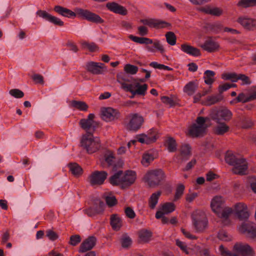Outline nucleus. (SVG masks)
Masks as SVG:
<instances>
[{"label":"nucleus","instance_id":"f257e3e1","mask_svg":"<svg viewBox=\"0 0 256 256\" xmlns=\"http://www.w3.org/2000/svg\"><path fill=\"white\" fill-rule=\"evenodd\" d=\"M117 82L121 85V88L126 92L133 94L144 96L148 89V84H140L137 80L128 76L126 72H120L116 76Z\"/></svg>","mask_w":256,"mask_h":256},{"label":"nucleus","instance_id":"f03ea898","mask_svg":"<svg viewBox=\"0 0 256 256\" xmlns=\"http://www.w3.org/2000/svg\"><path fill=\"white\" fill-rule=\"evenodd\" d=\"M54 10L58 14L66 17H76L78 14L90 22L96 24H102L104 20L98 14L93 13L87 10L76 8V12L71 10L60 6L54 7Z\"/></svg>","mask_w":256,"mask_h":256},{"label":"nucleus","instance_id":"7ed1b4c3","mask_svg":"<svg viewBox=\"0 0 256 256\" xmlns=\"http://www.w3.org/2000/svg\"><path fill=\"white\" fill-rule=\"evenodd\" d=\"M226 162L229 164L234 166L232 169L234 174L244 175L248 170V163L245 158L233 154H228L225 158Z\"/></svg>","mask_w":256,"mask_h":256},{"label":"nucleus","instance_id":"20e7f679","mask_svg":"<svg viewBox=\"0 0 256 256\" xmlns=\"http://www.w3.org/2000/svg\"><path fill=\"white\" fill-rule=\"evenodd\" d=\"M210 118L216 122H226L232 116V112L226 106L214 107L210 112Z\"/></svg>","mask_w":256,"mask_h":256},{"label":"nucleus","instance_id":"39448f33","mask_svg":"<svg viewBox=\"0 0 256 256\" xmlns=\"http://www.w3.org/2000/svg\"><path fill=\"white\" fill-rule=\"evenodd\" d=\"M80 146L88 154H92L98 150L101 145L98 138H94L92 134H84L82 136Z\"/></svg>","mask_w":256,"mask_h":256},{"label":"nucleus","instance_id":"423d86ee","mask_svg":"<svg viewBox=\"0 0 256 256\" xmlns=\"http://www.w3.org/2000/svg\"><path fill=\"white\" fill-rule=\"evenodd\" d=\"M166 178L164 172L160 168L148 171L144 179L150 188H155L160 185Z\"/></svg>","mask_w":256,"mask_h":256},{"label":"nucleus","instance_id":"0eeeda50","mask_svg":"<svg viewBox=\"0 0 256 256\" xmlns=\"http://www.w3.org/2000/svg\"><path fill=\"white\" fill-rule=\"evenodd\" d=\"M206 119L208 118L202 116L198 117L196 123L193 124L189 128V135L193 138L202 136L207 128V125L206 124Z\"/></svg>","mask_w":256,"mask_h":256},{"label":"nucleus","instance_id":"6e6552de","mask_svg":"<svg viewBox=\"0 0 256 256\" xmlns=\"http://www.w3.org/2000/svg\"><path fill=\"white\" fill-rule=\"evenodd\" d=\"M122 166L123 162L122 160H118L116 164H114L112 168V171L114 173L109 178V182L110 184L112 186H119L122 188L124 176L123 171L120 170Z\"/></svg>","mask_w":256,"mask_h":256},{"label":"nucleus","instance_id":"1a4fd4ad","mask_svg":"<svg viewBox=\"0 0 256 256\" xmlns=\"http://www.w3.org/2000/svg\"><path fill=\"white\" fill-rule=\"evenodd\" d=\"M192 218L196 230L198 232H204L208 226V220L204 212L196 210L192 214Z\"/></svg>","mask_w":256,"mask_h":256},{"label":"nucleus","instance_id":"9d476101","mask_svg":"<svg viewBox=\"0 0 256 256\" xmlns=\"http://www.w3.org/2000/svg\"><path fill=\"white\" fill-rule=\"evenodd\" d=\"M128 122L126 128L130 131L136 132L140 128L144 122V118L137 113L130 114L128 116Z\"/></svg>","mask_w":256,"mask_h":256},{"label":"nucleus","instance_id":"9b49d317","mask_svg":"<svg viewBox=\"0 0 256 256\" xmlns=\"http://www.w3.org/2000/svg\"><path fill=\"white\" fill-rule=\"evenodd\" d=\"M95 116L93 114H88L87 118L81 119L80 121V127L86 130V134H92L98 126L99 123L94 120Z\"/></svg>","mask_w":256,"mask_h":256},{"label":"nucleus","instance_id":"f8f14e48","mask_svg":"<svg viewBox=\"0 0 256 256\" xmlns=\"http://www.w3.org/2000/svg\"><path fill=\"white\" fill-rule=\"evenodd\" d=\"M233 256H254V252L248 244L237 242L233 246Z\"/></svg>","mask_w":256,"mask_h":256},{"label":"nucleus","instance_id":"ddd939ff","mask_svg":"<svg viewBox=\"0 0 256 256\" xmlns=\"http://www.w3.org/2000/svg\"><path fill=\"white\" fill-rule=\"evenodd\" d=\"M239 232L250 239L256 238V224L251 222H242L238 228Z\"/></svg>","mask_w":256,"mask_h":256},{"label":"nucleus","instance_id":"4468645a","mask_svg":"<svg viewBox=\"0 0 256 256\" xmlns=\"http://www.w3.org/2000/svg\"><path fill=\"white\" fill-rule=\"evenodd\" d=\"M233 212L238 218L240 220L248 218L250 212L247 205L244 202H238L234 204L232 208Z\"/></svg>","mask_w":256,"mask_h":256},{"label":"nucleus","instance_id":"2eb2a0df","mask_svg":"<svg viewBox=\"0 0 256 256\" xmlns=\"http://www.w3.org/2000/svg\"><path fill=\"white\" fill-rule=\"evenodd\" d=\"M101 117L106 122H110L120 118V114L116 110L112 108H102L100 110Z\"/></svg>","mask_w":256,"mask_h":256},{"label":"nucleus","instance_id":"dca6fc26","mask_svg":"<svg viewBox=\"0 0 256 256\" xmlns=\"http://www.w3.org/2000/svg\"><path fill=\"white\" fill-rule=\"evenodd\" d=\"M108 174L105 171H94L88 176V180L92 186L101 185L106 178Z\"/></svg>","mask_w":256,"mask_h":256},{"label":"nucleus","instance_id":"f3484780","mask_svg":"<svg viewBox=\"0 0 256 256\" xmlns=\"http://www.w3.org/2000/svg\"><path fill=\"white\" fill-rule=\"evenodd\" d=\"M144 44L146 46V48L148 50L154 52L156 50L160 51V53L163 54L164 52V49L160 41L156 40L153 42L152 40L144 37Z\"/></svg>","mask_w":256,"mask_h":256},{"label":"nucleus","instance_id":"a211bd4d","mask_svg":"<svg viewBox=\"0 0 256 256\" xmlns=\"http://www.w3.org/2000/svg\"><path fill=\"white\" fill-rule=\"evenodd\" d=\"M238 22L243 28L248 30H256V20L246 16H240L237 20Z\"/></svg>","mask_w":256,"mask_h":256},{"label":"nucleus","instance_id":"6ab92c4d","mask_svg":"<svg viewBox=\"0 0 256 256\" xmlns=\"http://www.w3.org/2000/svg\"><path fill=\"white\" fill-rule=\"evenodd\" d=\"M96 242V237L89 236L81 244L79 248V252H84L92 250L95 246Z\"/></svg>","mask_w":256,"mask_h":256},{"label":"nucleus","instance_id":"aec40b11","mask_svg":"<svg viewBox=\"0 0 256 256\" xmlns=\"http://www.w3.org/2000/svg\"><path fill=\"white\" fill-rule=\"evenodd\" d=\"M225 200L220 196H214L212 200L210 206L212 211L216 214L224 207Z\"/></svg>","mask_w":256,"mask_h":256},{"label":"nucleus","instance_id":"412c9836","mask_svg":"<svg viewBox=\"0 0 256 256\" xmlns=\"http://www.w3.org/2000/svg\"><path fill=\"white\" fill-rule=\"evenodd\" d=\"M104 64L102 63L90 62L86 64V70L94 74H98L102 73Z\"/></svg>","mask_w":256,"mask_h":256},{"label":"nucleus","instance_id":"4be33fe9","mask_svg":"<svg viewBox=\"0 0 256 256\" xmlns=\"http://www.w3.org/2000/svg\"><path fill=\"white\" fill-rule=\"evenodd\" d=\"M136 180V174L132 170H128L124 173L123 181L122 183V188H128Z\"/></svg>","mask_w":256,"mask_h":256},{"label":"nucleus","instance_id":"5701e85b","mask_svg":"<svg viewBox=\"0 0 256 256\" xmlns=\"http://www.w3.org/2000/svg\"><path fill=\"white\" fill-rule=\"evenodd\" d=\"M232 212V208L225 207L216 213V214L222 220V223L224 225H228L230 222L229 217Z\"/></svg>","mask_w":256,"mask_h":256},{"label":"nucleus","instance_id":"b1692460","mask_svg":"<svg viewBox=\"0 0 256 256\" xmlns=\"http://www.w3.org/2000/svg\"><path fill=\"white\" fill-rule=\"evenodd\" d=\"M200 47L209 52H214L219 50L220 46L218 42L214 41L212 38H208Z\"/></svg>","mask_w":256,"mask_h":256},{"label":"nucleus","instance_id":"393cba45","mask_svg":"<svg viewBox=\"0 0 256 256\" xmlns=\"http://www.w3.org/2000/svg\"><path fill=\"white\" fill-rule=\"evenodd\" d=\"M36 14L40 17L45 18L56 25L59 26H62L64 25V22L62 21L58 18L50 15L46 11L39 10L36 12Z\"/></svg>","mask_w":256,"mask_h":256},{"label":"nucleus","instance_id":"a878e982","mask_svg":"<svg viewBox=\"0 0 256 256\" xmlns=\"http://www.w3.org/2000/svg\"><path fill=\"white\" fill-rule=\"evenodd\" d=\"M106 7L110 11L122 16H126L128 14L127 10L122 6L115 2H108Z\"/></svg>","mask_w":256,"mask_h":256},{"label":"nucleus","instance_id":"bb28decb","mask_svg":"<svg viewBox=\"0 0 256 256\" xmlns=\"http://www.w3.org/2000/svg\"><path fill=\"white\" fill-rule=\"evenodd\" d=\"M180 48L186 54L194 56H198L201 55L200 51L198 48L187 44H182Z\"/></svg>","mask_w":256,"mask_h":256},{"label":"nucleus","instance_id":"cd10ccee","mask_svg":"<svg viewBox=\"0 0 256 256\" xmlns=\"http://www.w3.org/2000/svg\"><path fill=\"white\" fill-rule=\"evenodd\" d=\"M138 243L146 244L150 242L152 236V232L148 230L142 229L138 232Z\"/></svg>","mask_w":256,"mask_h":256},{"label":"nucleus","instance_id":"c85d7f7f","mask_svg":"<svg viewBox=\"0 0 256 256\" xmlns=\"http://www.w3.org/2000/svg\"><path fill=\"white\" fill-rule=\"evenodd\" d=\"M110 224L114 230L118 231L122 226V218L117 214H112L110 216Z\"/></svg>","mask_w":256,"mask_h":256},{"label":"nucleus","instance_id":"c756f323","mask_svg":"<svg viewBox=\"0 0 256 256\" xmlns=\"http://www.w3.org/2000/svg\"><path fill=\"white\" fill-rule=\"evenodd\" d=\"M222 100L223 96L222 94L212 95L208 96L203 104L205 106H210L220 102Z\"/></svg>","mask_w":256,"mask_h":256},{"label":"nucleus","instance_id":"7c9ffc66","mask_svg":"<svg viewBox=\"0 0 256 256\" xmlns=\"http://www.w3.org/2000/svg\"><path fill=\"white\" fill-rule=\"evenodd\" d=\"M148 26L150 27L156 28H162L166 27H170L171 26V24L170 23L162 20H160L154 19H150Z\"/></svg>","mask_w":256,"mask_h":256},{"label":"nucleus","instance_id":"2f4dec72","mask_svg":"<svg viewBox=\"0 0 256 256\" xmlns=\"http://www.w3.org/2000/svg\"><path fill=\"white\" fill-rule=\"evenodd\" d=\"M162 194V192L159 190L153 193L148 200V206L150 208L153 210L156 208L158 202V200Z\"/></svg>","mask_w":256,"mask_h":256},{"label":"nucleus","instance_id":"473e14b6","mask_svg":"<svg viewBox=\"0 0 256 256\" xmlns=\"http://www.w3.org/2000/svg\"><path fill=\"white\" fill-rule=\"evenodd\" d=\"M175 208L176 206L174 203L168 202L162 204L160 210L158 212H160L163 214H166L174 212Z\"/></svg>","mask_w":256,"mask_h":256},{"label":"nucleus","instance_id":"72a5a7b5","mask_svg":"<svg viewBox=\"0 0 256 256\" xmlns=\"http://www.w3.org/2000/svg\"><path fill=\"white\" fill-rule=\"evenodd\" d=\"M216 73L210 70H206L204 72V82L208 85H212L215 81L214 76Z\"/></svg>","mask_w":256,"mask_h":256},{"label":"nucleus","instance_id":"f704fd0d","mask_svg":"<svg viewBox=\"0 0 256 256\" xmlns=\"http://www.w3.org/2000/svg\"><path fill=\"white\" fill-rule=\"evenodd\" d=\"M198 88V84L194 82H190L184 88V92L188 95H192Z\"/></svg>","mask_w":256,"mask_h":256},{"label":"nucleus","instance_id":"c9c22d12","mask_svg":"<svg viewBox=\"0 0 256 256\" xmlns=\"http://www.w3.org/2000/svg\"><path fill=\"white\" fill-rule=\"evenodd\" d=\"M68 167L70 172L74 176L78 177L82 174V169L77 164H68Z\"/></svg>","mask_w":256,"mask_h":256},{"label":"nucleus","instance_id":"e433bc0d","mask_svg":"<svg viewBox=\"0 0 256 256\" xmlns=\"http://www.w3.org/2000/svg\"><path fill=\"white\" fill-rule=\"evenodd\" d=\"M219 125L216 126L214 132L218 135H223L228 132L230 127L224 122H216Z\"/></svg>","mask_w":256,"mask_h":256},{"label":"nucleus","instance_id":"4c0bfd02","mask_svg":"<svg viewBox=\"0 0 256 256\" xmlns=\"http://www.w3.org/2000/svg\"><path fill=\"white\" fill-rule=\"evenodd\" d=\"M180 154L182 160H187L191 154L190 146L188 144L182 145L180 148Z\"/></svg>","mask_w":256,"mask_h":256},{"label":"nucleus","instance_id":"58836bf2","mask_svg":"<svg viewBox=\"0 0 256 256\" xmlns=\"http://www.w3.org/2000/svg\"><path fill=\"white\" fill-rule=\"evenodd\" d=\"M71 104L73 108L82 111H86L88 108L87 104L82 101L72 100Z\"/></svg>","mask_w":256,"mask_h":256},{"label":"nucleus","instance_id":"ea45409f","mask_svg":"<svg viewBox=\"0 0 256 256\" xmlns=\"http://www.w3.org/2000/svg\"><path fill=\"white\" fill-rule=\"evenodd\" d=\"M237 6L242 8H247L256 6V0H240Z\"/></svg>","mask_w":256,"mask_h":256},{"label":"nucleus","instance_id":"a19ab883","mask_svg":"<svg viewBox=\"0 0 256 256\" xmlns=\"http://www.w3.org/2000/svg\"><path fill=\"white\" fill-rule=\"evenodd\" d=\"M166 145L168 150L170 152H174L176 151L177 149V145L176 140L172 138H168L166 140Z\"/></svg>","mask_w":256,"mask_h":256},{"label":"nucleus","instance_id":"79ce46f5","mask_svg":"<svg viewBox=\"0 0 256 256\" xmlns=\"http://www.w3.org/2000/svg\"><path fill=\"white\" fill-rule=\"evenodd\" d=\"M124 71L128 74L134 75L138 72V68L134 65L126 64L124 66Z\"/></svg>","mask_w":256,"mask_h":256},{"label":"nucleus","instance_id":"37998d69","mask_svg":"<svg viewBox=\"0 0 256 256\" xmlns=\"http://www.w3.org/2000/svg\"><path fill=\"white\" fill-rule=\"evenodd\" d=\"M240 120L242 122V126L244 128H251L254 124L251 118L248 117L242 116L240 118Z\"/></svg>","mask_w":256,"mask_h":256},{"label":"nucleus","instance_id":"c03bdc74","mask_svg":"<svg viewBox=\"0 0 256 256\" xmlns=\"http://www.w3.org/2000/svg\"><path fill=\"white\" fill-rule=\"evenodd\" d=\"M154 160V157L152 154L145 153L142 156V164L144 166H148Z\"/></svg>","mask_w":256,"mask_h":256},{"label":"nucleus","instance_id":"a18cd8bd","mask_svg":"<svg viewBox=\"0 0 256 256\" xmlns=\"http://www.w3.org/2000/svg\"><path fill=\"white\" fill-rule=\"evenodd\" d=\"M166 37L167 42L171 46H174L176 44V37L174 32H168L166 34Z\"/></svg>","mask_w":256,"mask_h":256},{"label":"nucleus","instance_id":"49530a36","mask_svg":"<svg viewBox=\"0 0 256 256\" xmlns=\"http://www.w3.org/2000/svg\"><path fill=\"white\" fill-rule=\"evenodd\" d=\"M104 160L108 164L109 166H114V162L116 160V158L114 156V154L110 152H108L104 154Z\"/></svg>","mask_w":256,"mask_h":256},{"label":"nucleus","instance_id":"de8ad7c7","mask_svg":"<svg viewBox=\"0 0 256 256\" xmlns=\"http://www.w3.org/2000/svg\"><path fill=\"white\" fill-rule=\"evenodd\" d=\"M238 74L235 72L224 73L222 75V78L224 80H230L232 82H237Z\"/></svg>","mask_w":256,"mask_h":256},{"label":"nucleus","instance_id":"09e8293b","mask_svg":"<svg viewBox=\"0 0 256 256\" xmlns=\"http://www.w3.org/2000/svg\"><path fill=\"white\" fill-rule=\"evenodd\" d=\"M184 186L183 184H179L176 188L174 200H178L184 194Z\"/></svg>","mask_w":256,"mask_h":256},{"label":"nucleus","instance_id":"8fccbe9b","mask_svg":"<svg viewBox=\"0 0 256 256\" xmlns=\"http://www.w3.org/2000/svg\"><path fill=\"white\" fill-rule=\"evenodd\" d=\"M106 204L109 207H112L116 206L118 201L114 196H106L105 197Z\"/></svg>","mask_w":256,"mask_h":256},{"label":"nucleus","instance_id":"3c124183","mask_svg":"<svg viewBox=\"0 0 256 256\" xmlns=\"http://www.w3.org/2000/svg\"><path fill=\"white\" fill-rule=\"evenodd\" d=\"M10 94L17 98H22L24 96V93L19 89H12L9 92Z\"/></svg>","mask_w":256,"mask_h":256},{"label":"nucleus","instance_id":"603ef678","mask_svg":"<svg viewBox=\"0 0 256 256\" xmlns=\"http://www.w3.org/2000/svg\"><path fill=\"white\" fill-rule=\"evenodd\" d=\"M82 238L80 235H72L70 237L69 244L73 246H76L80 242Z\"/></svg>","mask_w":256,"mask_h":256},{"label":"nucleus","instance_id":"864d4df0","mask_svg":"<svg viewBox=\"0 0 256 256\" xmlns=\"http://www.w3.org/2000/svg\"><path fill=\"white\" fill-rule=\"evenodd\" d=\"M238 80H241L242 82V84H250L252 82L248 76L244 74H238L237 81Z\"/></svg>","mask_w":256,"mask_h":256},{"label":"nucleus","instance_id":"5fc2aeb1","mask_svg":"<svg viewBox=\"0 0 256 256\" xmlns=\"http://www.w3.org/2000/svg\"><path fill=\"white\" fill-rule=\"evenodd\" d=\"M150 66H152L154 68H158L160 70H172V68H170L168 66H166L164 64H159L156 62H152L150 64Z\"/></svg>","mask_w":256,"mask_h":256},{"label":"nucleus","instance_id":"6e6d98bb","mask_svg":"<svg viewBox=\"0 0 256 256\" xmlns=\"http://www.w3.org/2000/svg\"><path fill=\"white\" fill-rule=\"evenodd\" d=\"M82 44L84 48H87L90 52H94L98 50V47L94 43H88V42H84Z\"/></svg>","mask_w":256,"mask_h":256},{"label":"nucleus","instance_id":"4d7b16f0","mask_svg":"<svg viewBox=\"0 0 256 256\" xmlns=\"http://www.w3.org/2000/svg\"><path fill=\"white\" fill-rule=\"evenodd\" d=\"M46 236L51 240H55L58 238V234L51 230L46 231Z\"/></svg>","mask_w":256,"mask_h":256},{"label":"nucleus","instance_id":"13d9d810","mask_svg":"<svg viewBox=\"0 0 256 256\" xmlns=\"http://www.w3.org/2000/svg\"><path fill=\"white\" fill-rule=\"evenodd\" d=\"M176 245L178 246L186 254H189L187 246L184 242L180 240H176Z\"/></svg>","mask_w":256,"mask_h":256},{"label":"nucleus","instance_id":"bf43d9fd","mask_svg":"<svg viewBox=\"0 0 256 256\" xmlns=\"http://www.w3.org/2000/svg\"><path fill=\"white\" fill-rule=\"evenodd\" d=\"M124 213L126 216L130 219H133L136 217V213L132 208L130 207H126L124 209Z\"/></svg>","mask_w":256,"mask_h":256},{"label":"nucleus","instance_id":"052dcab7","mask_svg":"<svg viewBox=\"0 0 256 256\" xmlns=\"http://www.w3.org/2000/svg\"><path fill=\"white\" fill-rule=\"evenodd\" d=\"M222 14V10L217 7H210V14L214 16H220Z\"/></svg>","mask_w":256,"mask_h":256},{"label":"nucleus","instance_id":"680f3d73","mask_svg":"<svg viewBox=\"0 0 256 256\" xmlns=\"http://www.w3.org/2000/svg\"><path fill=\"white\" fill-rule=\"evenodd\" d=\"M219 239L224 241H229L231 240V236L225 231H221L218 234Z\"/></svg>","mask_w":256,"mask_h":256},{"label":"nucleus","instance_id":"e2e57ef3","mask_svg":"<svg viewBox=\"0 0 256 256\" xmlns=\"http://www.w3.org/2000/svg\"><path fill=\"white\" fill-rule=\"evenodd\" d=\"M236 100L237 102H242L245 103L250 102V98L248 96H246L242 92L236 98Z\"/></svg>","mask_w":256,"mask_h":256},{"label":"nucleus","instance_id":"0e129e2a","mask_svg":"<svg viewBox=\"0 0 256 256\" xmlns=\"http://www.w3.org/2000/svg\"><path fill=\"white\" fill-rule=\"evenodd\" d=\"M154 134L152 136L148 135V134H142V136L144 137L146 144H150L151 143L154 142H156V138L154 136Z\"/></svg>","mask_w":256,"mask_h":256},{"label":"nucleus","instance_id":"69168bd1","mask_svg":"<svg viewBox=\"0 0 256 256\" xmlns=\"http://www.w3.org/2000/svg\"><path fill=\"white\" fill-rule=\"evenodd\" d=\"M34 82L36 84H44V80L43 76L40 74H34L32 77Z\"/></svg>","mask_w":256,"mask_h":256},{"label":"nucleus","instance_id":"338daca9","mask_svg":"<svg viewBox=\"0 0 256 256\" xmlns=\"http://www.w3.org/2000/svg\"><path fill=\"white\" fill-rule=\"evenodd\" d=\"M162 101L166 104H168L170 106H174L176 105V102H174L173 100L171 98L166 96H164L161 98Z\"/></svg>","mask_w":256,"mask_h":256},{"label":"nucleus","instance_id":"774afa93","mask_svg":"<svg viewBox=\"0 0 256 256\" xmlns=\"http://www.w3.org/2000/svg\"><path fill=\"white\" fill-rule=\"evenodd\" d=\"M219 250L221 254L223 256H233L234 252H230L223 245H220L219 248Z\"/></svg>","mask_w":256,"mask_h":256}]
</instances>
